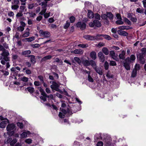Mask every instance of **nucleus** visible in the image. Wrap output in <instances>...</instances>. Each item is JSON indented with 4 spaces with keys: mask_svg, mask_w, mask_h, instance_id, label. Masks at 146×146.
I'll return each mask as SVG.
<instances>
[{
    "mask_svg": "<svg viewBox=\"0 0 146 146\" xmlns=\"http://www.w3.org/2000/svg\"><path fill=\"white\" fill-rule=\"evenodd\" d=\"M2 43L0 44V51L2 52L1 53V55L3 56H9V53L8 50H6L9 48V46L7 44L4 42V40L2 39L1 41Z\"/></svg>",
    "mask_w": 146,
    "mask_h": 146,
    "instance_id": "1",
    "label": "nucleus"
},
{
    "mask_svg": "<svg viewBox=\"0 0 146 146\" xmlns=\"http://www.w3.org/2000/svg\"><path fill=\"white\" fill-rule=\"evenodd\" d=\"M8 56H3V59L1 61V63L2 64L5 65L6 64V69L8 68L10 66L9 63L10 58Z\"/></svg>",
    "mask_w": 146,
    "mask_h": 146,
    "instance_id": "2",
    "label": "nucleus"
},
{
    "mask_svg": "<svg viewBox=\"0 0 146 146\" xmlns=\"http://www.w3.org/2000/svg\"><path fill=\"white\" fill-rule=\"evenodd\" d=\"M37 89L41 93V94L42 95L40 97V99L43 100L44 102L46 101V98H47V95L45 93L44 90L41 87H38Z\"/></svg>",
    "mask_w": 146,
    "mask_h": 146,
    "instance_id": "3",
    "label": "nucleus"
},
{
    "mask_svg": "<svg viewBox=\"0 0 146 146\" xmlns=\"http://www.w3.org/2000/svg\"><path fill=\"white\" fill-rule=\"evenodd\" d=\"M90 27H93L95 26L98 27H100L101 25L100 23L98 20H95L92 22H90L89 23Z\"/></svg>",
    "mask_w": 146,
    "mask_h": 146,
    "instance_id": "4",
    "label": "nucleus"
},
{
    "mask_svg": "<svg viewBox=\"0 0 146 146\" xmlns=\"http://www.w3.org/2000/svg\"><path fill=\"white\" fill-rule=\"evenodd\" d=\"M39 33L41 36H44V38H48L50 36V32L48 31H44L42 30L39 31Z\"/></svg>",
    "mask_w": 146,
    "mask_h": 146,
    "instance_id": "5",
    "label": "nucleus"
},
{
    "mask_svg": "<svg viewBox=\"0 0 146 146\" xmlns=\"http://www.w3.org/2000/svg\"><path fill=\"white\" fill-rule=\"evenodd\" d=\"M20 23V25L17 27V30L19 31L22 32L25 29L26 24L23 21H21Z\"/></svg>",
    "mask_w": 146,
    "mask_h": 146,
    "instance_id": "6",
    "label": "nucleus"
},
{
    "mask_svg": "<svg viewBox=\"0 0 146 146\" xmlns=\"http://www.w3.org/2000/svg\"><path fill=\"white\" fill-rule=\"evenodd\" d=\"M7 131H11L14 130L16 129V126L14 124H11L7 125L6 128Z\"/></svg>",
    "mask_w": 146,
    "mask_h": 146,
    "instance_id": "7",
    "label": "nucleus"
},
{
    "mask_svg": "<svg viewBox=\"0 0 146 146\" xmlns=\"http://www.w3.org/2000/svg\"><path fill=\"white\" fill-rule=\"evenodd\" d=\"M61 111L59 112L58 116L61 118H64L65 117V114L67 113V111L63 109L60 108Z\"/></svg>",
    "mask_w": 146,
    "mask_h": 146,
    "instance_id": "8",
    "label": "nucleus"
},
{
    "mask_svg": "<svg viewBox=\"0 0 146 146\" xmlns=\"http://www.w3.org/2000/svg\"><path fill=\"white\" fill-rule=\"evenodd\" d=\"M98 56L100 61L104 62L105 61V57L102 52H99L98 53Z\"/></svg>",
    "mask_w": 146,
    "mask_h": 146,
    "instance_id": "9",
    "label": "nucleus"
},
{
    "mask_svg": "<svg viewBox=\"0 0 146 146\" xmlns=\"http://www.w3.org/2000/svg\"><path fill=\"white\" fill-rule=\"evenodd\" d=\"M31 134V132L28 131H25L23 132L20 135V137L22 139L25 138L27 137L28 135H29Z\"/></svg>",
    "mask_w": 146,
    "mask_h": 146,
    "instance_id": "10",
    "label": "nucleus"
},
{
    "mask_svg": "<svg viewBox=\"0 0 146 146\" xmlns=\"http://www.w3.org/2000/svg\"><path fill=\"white\" fill-rule=\"evenodd\" d=\"M135 59V57L134 55H131L130 57H127L126 59V61L131 63L133 62Z\"/></svg>",
    "mask_w": 146,
    "mask_h": 146,
    "instance_id": "11",
    "label": "nucleus"
},
{
    "mask_svg": "<svg viewBox=\"0 0 146 146\" xmlns=\"http://www.w3.org/2000/svg\"><path fill=\"white\" fill-rule=\"evenodd\" d=\"M29 31V29L27 28L25 31L24 33L21 35L22 37L25 38L29 36L30 34Z\"/></svg>",
    "mask_w": 146,
    "mask_h": 146,
    "instance_id": "12",
    "label": "nucleus"
},
{
    "mask_svg": "<svg viewBox=\"0 0 146 146\" xmlns=\"http://www.w3.org/2000/svg\"><path fill=\"white\" fill-rule=\"evenodd\" d=\"M117 33L119 35L124 36H126L128 35V33H127L121 30H118Z\"/></svg>",
    "mask_w": 146,
    "mask_h": 146,
    "instance_id": "13",
    "label": "nucleus"
},
{
    "mask_svg": "<svg viewBox=\"0 0 146 146\" xmlns=\"http://www.w3.org/2000/svg\"><path fill=\"white\" fill-rule=\"evenodd\" d=\"M110 55L113 59L117 60V56L113 50H111L110 51Z\"/></svg>",
    "mask_w": 146,
    "mask_h": 146,
    "instance_id": "14",
    "label": "nucleus"
},
{
    "mask_svg": "<svg viewBox=\"0 0 146 146\" xmlns=\"http://www.w3.org/2000/svg\"><path fill=\"white\" fill-rule=\"evenodd\" d=\"M118 28L119 30H129L131 29L132 28L131 27L128 26H121L118 27Z\"/></svg>",
    "mask_w": 146,
    "mask_h": 146,
    "instance_id": "15",
    "label": "nucleus"
},
{
    "mask_svg": "<svg viewBox=\"0 0 146 146\" xmlns=\"http://www.w3.org/2000/svg\"><path fill=\"white\" fill-rule=\"evenodd\" d=\"M111 140L110 139H109L108 140H107L106 139L104 140V142L105 143L106 146H113V144L111 142Z\"/></svg>",
    "mask_w": 146,
    "mask_h": 146,
    "instance_id": "16",
    "label": "nucleus"
},
{
    "mask_svg": "<svg viewBox=\"0 0 146 146\" xmlns=\"http://www.w3.org/2000/svg\"><path fill=\"white\" fill-rule=\"evenodd\" d=\"M8 123V120L7 119L6 121H2L0 123V127L3 128L5 127L7 124Z\"/></svg>",
    "mask_w": 146,
    "mask_h": 146,
    "instance_id": "17",
    "label": "nucleus"
},
{
    "mask_svg": "<svg viewBox=\"0 0 146 146\" xmlns=\"http://www.w3.org/2000/svg\"><path fill=\"white\" fill-rule=\"evenodd\" d=\"M83 37L87 40H94V36H93L87 35L84 36Z\"/></svg>",
    "mask_w": 146,
    "mask_h": 146,
    "instance_id": "18",
    "label": "nucleus"
},
{
    "mask_svg": "<svg viewBox=\"0 0 146 146\" xmlns=\"http://www.w3.org/2000/svg\"><path fill=\"white\" fill-rule=\"evenodd\" d=\"M130 63L129 62L126 61V60H125V62L124 64V66L127 70H130V67L129 66Z\"/></svg>",
    "mask_w": 146,
    "mask_h": 146,
    "instance_id": "19",
    "label": "nucleus"
},
{
    "mask_svg": "<svg viewBox=\"0 0 146 146\" xmlns=\"http://www.w3.org/2000/svg\"><path fill=\"white\" fill-rule=\"evenodd\" d=\"M102 35H103L97 34L96 36H94V40H102L103 38L101 37V36H102Z\"/></svg>",
    "mask_w": 146,
    "mask_h": 146,
    "instance_id": "20",
    "label": "nucleus"
},
{
    "mask_svg": "<svg viewBox=\"0 0 146 146\" xmlns=\"http://www.w3.org/2000/svg\"><path fill=\"white\" fill-rule=\"evenodd\" d=\"M58 87L59 85L56 82L53 83V85L50 86V87L51 88L56 90H57Z\"/></svg>",
    "mask_w": 146,
    "mask_h": 146,
    "instance_id": "21",
    "label": "nucleus"
},
{
    "mask_svg": "<svg viewBox=\"0 0 146 146\" xmlns=\"http://www.w3.org/2000/svg\"><path fill=\"white\" fill-rule=\"evenodd\" d=\"M72 52L76 54H82L83 52V51L81 49H77L72 51Z\"/></svg>",
    "mask_w": 146,
    "mask_h": 146,
    "instance_id": "22",
    "label": "nucleus"
},
{
    "mask_svg": "<svg viewBox=\"0 0 146 146\" xmlns=\"http://www.w3.org/2000/svg\"><path fill=\"white\" fill-rule=\"evenodd\" d=\"M102 53H104L106 55H108L109 54V50L106 47H104L102 48Z\"/></svg>",
    "mask_w": 146,
    "mask_h": 146,
    "instance_id": "23",
    "label": "nucleus"
},
{
    "mask_svg": "<svg viewBox=\"0 0 146 146\" xmlns=\"http://www.w3.org/2000/svg\"><path fill=\"white\" fill-rule=\"evenodd\" d=\"M125 52L124 51H123L121 52V53L119 55V57L120 59L122 60H124L125 59Z\"/></svg>",
    "mask_w": 146,
    "mask_h": 146,
    "instance_id": "24",
    "label": "nucleus"
},
{
    "mask_svg": "<svg viewBox=\"0 0 146 146\" xmlns=\"http://www.w3.org/2000/svg\"><path fill=\"white\" fill-rule=\"evenodd\" d=\"M101 138V134L100 133L96 134L94 137V141H97L98 139Z\"/></svg>",
    "mask_w": 146,
    "mask_h": 146,
    "instance_id": "25",
    "label": "nucleus"
},
{
    "mask_svg": "<svg viewBox=\"0 0 146 146\" xmlns=\"http://www.w3.org/2000/svg\"><path fill=\"white\" fill-rule=\"evenodd\" d=\"M88 16L90 19H92L94 17V15L93 12L91 11H88Z\"/></svg>",
    "mask_w": 146,
    "mask_h": 146,
    "instance_id": "26",
    "label": "nucleus"
},
{
    "mask_svg": "<svg viewBox=\"0 0 146 146\" xmlns=\"http://www.w3.org/2000/svg\"><path fill=\"white\" fill-rule=\"evenodd\" d=\"M52 57L51 55H48L43 57L41 60L42 62L45 61L47 60L50 59Z\"/></svg>",
    "mask_w": 146,
    "mask_h": 146,
    "instance_id": "27",
    "label": "nucleus"
},
{
    "mask_svg": "<svg viewBox=\"0 0 146 146\" xmlns=\"http://www.w3.org/2000/svg\"><path fill=\"white\" fill-rule=\"evenodd\" d=\"M91 57L93 60H95L96 57V54L95 52H92L90 53Z\"/></svg>",
    "mask_w": 146,
    "mask_h": 146,
    "instance_id": "28",
    "label": "nucleus"
},
{
    "mask_svg": "<svg viewBox=\"0 0 146 146\" xmlns=\"http://www.w3.org/2000/svg\"><path fill=\"white\" fill-rule=\"evenodd\" d=\"M94 69L96 72L99 74L100 75H102L103 74L102 70L101 68H97L96 67L94 68Z\"/></svg>",
    "mask_w": 146,
    "mask_h": 146,
    "instance_id": "29",
    "label": "nucleus"
},
{
    "mask_svg": "<svg viewBox=\"0 0 146 146\" xmlns=\"http://www.w3.org/2000/svg\"><path fill=\"white\" fill-rule=\"evenodd\" d=\"M35 39V37L34 36H32L30 37L25 38V40L26 41L31 42Z\"/></svg>",
    "mask_w": 146,
    "mask_h": 146,
    "instance_id": "30",
    "label": "nucleus"
},
{
    "mask_svg": "<svg viewBox=\"0 0 146 146\" xmlns=\"http://www.w3.org/2000/svg\"><path fill=\"white\" fill-rule=\"evenodd\" d=\"M26 89L31 93H33L35 91L34 88L32 87H27Z\"/></svg>",
    "mask_w": 146,
    "mask_h": 146,
    "instance_id": "31",
    "label": "nucleus"
},
{
    "mask_svg": "<svg viewBox=\"0 0 146 146\" xmlns=\"http://www.w3.org/2000/svg\"><path fill=\"white\" fill-rule=\"evenodd\" d=\"M90 65L94 69L96 67V65L94 61L93 60H90Z\"/></svg>",
    "mask_w": 146,
    "mask_h": 146,
    "instance_id": "32",
    "label": "nucleus"
},
{
    "mask_svg": "<svg viewBox=\"0 0 146 146\" xmlns=\"http://www.w3.org/2000/svg\"><path fill=\"white\" fill-rule=\"evenodd\" d=\"M107 15L108 18L110 20H111L113 19V15L110 12H107Z\"/></svg>",
    "mask_w": 146,
    "mask_h": 146,
    "instance_id": "33",
    "label": "nucleus"
},
{
    "mask_svg": "<svg viewBox=\"0 0 146 146\" xmlns=\"http://www.w3.org/2000/svg\"><path fill=\"white\" fill-rule=\"evenodd\" d=\"M17 141V139H14L11 141L10 142V145L11 146L13 145Z\"/></svg>",
    "mask_w": 146,
    "mask_h": 146,
    "instance_id": "34",
    "label": "nucleus"
},
{
    "mask_svg": "<svg viewBox=\"0 0 146 146\" xmlns=\"http://www.w3.org/2000/svg\"><path fill=\"white\" fill-rule=\"evenodd\" d=\"M102 36L104 38L108 40H110L111 39V38L110 36L108 35H103Z\"/></svg>",
    "mask_w": 146,
    "mask_h": 146,
    "instance_id": "35",
    "label": "nucleus"
},
{
    "mask_svg": "<svg viewBox=\"0 0 146 146\" xmlns=\"http://www.w3.org/2000/svg\"><path fill=\"white\" fill-rule=\"evenodd\" d=\"M47 2L46 1L44 0V1H43L41 3L39 4V5H41L42 6V7H46L47 6Z\"/></svg>",
    "mask_w": 146,
    "mask_h": 146,
    "instance_id": "36",
    "label": "nucleus"
},
{
    "mask_svg": "<svg viewBox=\"0 0 146 146\" xmlns=\"http://www.w3.org/2000/svg\"><path fill=\"white\" fill-rule=\"evenodd\" d=\"M31 53V51L30 50H27L22 52V54L24 55H26L30 54Z\"/></svg>",
    "mask_w": 146,
    "mask_h": 146,
    "instance_id": "37",
    "label": "nucleus"
},
{
    "mask_svg": "<svg viewBox=\"0 0 146 146\" xmlns=\"http://www.w3.org/2000/svg\"><path fill=\"white\" fill-rule=\"evenodd\" d=\"M74 59L75 61L77 62L78 64H80L81 63V60L79 58L76 57H74Z\"/></svg>",
    "mask_w": 146,
    "mask_h": 146,
    "instance_id": "38",
    "label": "nucleus"
},
{
    "mask_svg": "<svg viewBox=\"0 0 146 146\" xmlns=\"http://www.w3.org/2000/svg\"><path fill=\"white\" fill-rule=\"evenodd\" d=\"M82 63L85 66H88L90 65V62L87 60H85L83 61Z\"/></svg>",
    "mask_w": 146,
    "mask_h": 146,
    "instance_id": "39",
    "label": "nucleus"
},
{
    "mask_svg": "<svg viewBox=\"0 0 146 146\" xmlns=\"http://www.w3.org/2000/svg\"><path fill=\"white\" fill-rule=\"evenodd\" d=\"M137 71L135 69H133L131 75L132 77H135L136 76L137 74Z\"/></svg>",
    "mask_w": 146,
    "mask_h": 146,
    "instance_id": "40",
    "label": "nucleus"
},
{
    "mask_svg": "<svg viewBox=\"0 0 146 146\" xmlns=\"http://www.w3.org/2000/svg\"><path fill=\"white\" fill-rule=\"evenodd\" d=\"M70 25V22L68 21H66V23L64 26V29H66L68 28Z\"/></svg>",
    "mask_w": 146,
    "mask_h": 146,
    "instance_id": "41",
    "label": "nucleus"
},
{
    "mask_svg": "<svg viewBox=\"0 0 146 146\" xmlns=\"http://www.w3.org/2000/svg\"><path fill=\"white\" fill-rule=\"evenodd\" d=\"M25 7L24 6H21L20 7V10L19 11L21 13H23L25 11V10H26V9H25Z\"/></svg>",
    "mask_w": 146,
    "mask_h": 146,
    "instance_id": "42",
    "label": "nucleus"
},
{
    "mask_svg": "<svg viewBox=\"0 0 146 146\" xmlns=\"http://www.w3.org/2000/svg\"><path fill=\"white\" fill-rule=\"evenodd\" d=\"M42 44H32L31 45V46L34 48H39Z\"/></svg>",
    "mask_w": 146,
    "mask_h": 146,
    "instance_id": "43",
    "label": "nucleus"
},
{
    "mask_svg": "<svg viewBox=\"0 0 146 146\" xmlns=\"http://www.w3.org/2000/svg\"><path fill=\"white\" fill-rule=\"evenodd\" d=\"M11 6V8L13 10H15L17 9L19 7V6L16 4H12Z\"/></svg>",
    "mask_w": 146,
    "mask_h": 146,
    "instance_id": "44",
    "label": "nucleus"
},
{
    "mask_svg": "<svg viewBox=\"0 0 146 146\" xmlns=\"http://www.w3.org/2000/svg\"><path fill=\"white\" fill-rule=\"evenodd\" d=\"M43 9L41 10V11L39 13V14L41 15H43L45 13V12L46 11V7H42Z\"/></svg>",
    "mask_w": 146,
    "mask_h": 146,
    "instance_id": "45",
    "label": "nucleus"
},
{
    "mask_svg": "<svg viewBox=\"0 0 146 146\" xmlns=\"http://www.w3.org/2000/svg\"><path fill=\"white\" fill-rule=\"evenodd\" d=\"M21 79L22 81L25 82H27L28 80V78L25 76L21 77Z\"/></svg>",
    "mask_w": 146,
    "mask_h": 146,
    "instance_id": "46",
    "label": "nucleus"
},
{
    "mask_svg": "<svg viewBox=\"0 0 146 146\" xmlns=\"http://www.w3.org/2000/svg\"><path fill=\"white\" fill-rule=\"evenodd\" d=\"M136 11L137 12L140 13H143L144 12L143 9L140 8H137Z\"/></svg>",
    "mask_w": 146,
    "mask_h": 146,
    "instance_id": "47",
    "label": "nucleus"
},
{
    "mask_svg": "<svg viewBox=\"0 0 146 146\" xmlns=\"http://www.w3.org/2000/svg\"><path fill=\"white\" fill-rule=\"evenodd\" d=\"M31 62L32 64H35L36 62V59L35 58V57L34 56L32 57L31 58Z\"/></svg>",
    "mask_w": 146,
    "mask_h": 146,
    "instance_id": "48",
    "label": "nucleus"
},
{
    "mask_svg": "<svg viewBox=\"0 0 146 146\" xmlns=\"http://www.w3.org/2000/svg\"><path fill=\"white\" fill-rule=\"evenodd\" d=\"M78 46L82 48H85L88 46V45L87 44H80L78 45Z\"/></svg>",
    "mask_w": 146,
    "mask_h": 146,
    "instance_id": "49",
    "label": "nucleus"
},
{
    "mask_svg": "<svg viewBox=\"0 0 146 146\" xmlns=\"http://www.w3.org/2000/svg\"><path fill=\"white\" fill-rule=\"evenodd\" d=\"M104 67L105 70H107L109 68V64L106 61L105 62L104 64Z\"/></svg>",
    "mask_w": 146,
    "mask_h": 146,
    "instance_id": "50",
    "label": "nucleus"
},
{
    "mask_svg": "<svg viewBox=\"0 0 146 146\" xmlns=\"http://www.w3.org/2000/svg\"><path fill=\"white\" fill-rule=\"evenodd\" d=\"M47 98H48L49 102H50V101L51 100L53 99V96L52 94H50L49 96L47 95Z\"/></svg>",
    "mask_w": 146,
    "mask_h": 146,
    "instance_id": "51",
    "label": "nucleus"
},
{
    "mask_svg": "<svg viewBox=\"0 0 146 146\" xmlns=\"http://www.w3.org/2000/svg\"><path fill=\"white\" fill-rule=\"evenodd\" d=\"M86 27V24L85 23H82L81 27H80V29L82 30L84 29Z\"/></svg>",
    "mask_w": 146,
    "mask_h": 146,
    "instance_id": "52",
    "label": "nucleus"
},
{
    "mask_svg": "<svg viewBox=\"0 0 146 146\" xmlns=\"http://www.w3.org/2000/svg\"><path fill=\"white\" fill-rule=\"evenodd\" d=\"M121 19H119L116 21V23L117 25H122L123 24V22L121 20Z\"/></svg>",
    "mask_w": 146,
    "mask_h": 146,
    "instance_id": "53",
    "label": "nucleus"
},
{
    "mask_svg": "<svg viewBox=\"0 0 146 146\" xmlns=\"http://www.w3.org/2000/svg\"><path fill=\"white\" fill-rule=\"evenodd\" d=\"M12 140V138L11 137H9L5 141V143H10V142Z\"/></svg>",
    "mask_w": 146,
    "mask_h": 146,
    "instance_id": "54",
    "label": "nucleus"
},
{
    "mask_svg": "<svg viewBox=\"0 0 146 146\" xmlns=\"http://www.w3.org/2000/svg\"><path fill=\"white\" fill-rule=\"evenodd\" d=\"M109 64L111 66H115L116 65V63L113 61H110Z\"/></svg>",
    "mask_w": 146,
    "mask_h": 146,
    "instance_id": "55",
    "label": "nucleus"
},
{
    "mask_svg": "<svg viewBox=\"0 0 146 146\" xmlns=\"http://www.w3.org/2000/svg\"><path fill=\"white\" fill-rule=\"evenodd\" d=\"M38 78L40 80L41 83H44L43 77L41 75L38 76Z\"/></svg>",
    "mask_w": 146,
    "mask_h": 146,
    "instance_id": "56",
    "label": "nucleus"
},
{
    "mask_svg": "<svg viewBox=\"0 0 146 146\" xmlns=\"http://www.w3.org/2000/svg\"><path fill=\"white\" fill-rule=\"evenodd\" d=\"M94 17L96 19L98 20H100V15L98 13L96 14L95 15Z\"/></svg>",
    "mask_w": 146,
    "mask_h": 146,
    "instance_id": "57",
    "label": "nucleus"
},
{
    "mask_svg": "<svg viewBox=\"0 0 146 146\" xmlns=\"http://www.w3.org/2000/svg\"><path fill=\"white\" fill-rule=\"evenodd\" d=\"M34 84L35 86H39L41 85V83L39 81H35L34 82Z\"/></svg>",
    "mask_w": 146,
    "mask_h": 146,
    "instance_id": "58",
    "label": "nucleus"
},
{
    "mask_svg": "<svg viewBox=\"0 0 146 146\" xmlns=\"http://www.w3.org/2000/svg\"><path fill=\"white\" fill-rule=\"evenodd\" d=\"M17 125L21 129H22L23 128V125L22 123L18 122L17 123Z\"/></svg>",
    "mask_w": 146,
    "mask_h": 146,
    "instance_id": "59",
    "label": "nucleus"
},
{
    "mask_svg": "<svg viewBox=\"0 0 146 146\" xmlns=\"http://www.w3.org/2000/svg\"><path fill=\"white\" fill-rule=\"evenodd\" d=\"M35 7L34 4H29L28 5V8L30 9H32Z\"/></svg>",
    "mask_w": 146,
    "mask_h": 146,
    "instance_id": "60",
    "label": "nucleus"
},
{
    "mask_svg": "<svg viewBox=\"0 0 146 146\" xmlns=\"http://www.w3.org/2000/svg\"><path fill=\"white\" fill-rule=\"evenodd\" d=\"M25 143L29 144L31 143L32 142V140L31 139H28L25 140Z\"/></svg>",
    "mask_w": 146,
    "mask_h": 146,
    "instance_id": "61",
    "label": "nucleus"
},
{
    "mask_svg": "<svg viewBox=\"0 0 146 146\" xmlns=\"http://www.w3.org/2000/svg\"><path fill=\"white\" fill-rule=\"evenodd\" d=\"M88 80L90 82H94L93 79L91 76L90 75H88Z\"/></svg>",
    "mask_w": 146,
    "mask_h": 146,
    "instance_id": "62",
    "label": "nucleus"
},
{
    "mask_svg": "<svg viewBox=\"0 0 146 146\" xmlns=\"http://www.w3.org/2000/svg\"><path fill=\"white\" fill-rule=\"evenodd\" d=\"M75 18L73 16H71L70 18V22L71 23H73L75 21Z\"/></svg>",
    "mask_w": 146,
    "mask_h": 146,
    "instance_id": "63",
    "label": "nucleus"
},
{
    "mask_svg": "<svg viewBox=\"0 0 146 146\" xmlns=\"http://www.w3.org/2000/svg\"><path fill=\"white\" fill-rule=\"evenodd\" d=\"M141 51L143 54H146V48H142Z\"/></svg>",
    "mask_w": 146,
    "mask_h": 146,
    "instance_id": "64",
    "label": "nucleus"
}]
</instances>
